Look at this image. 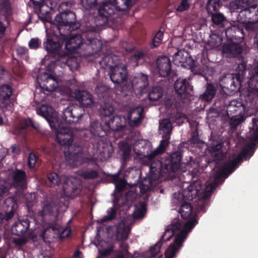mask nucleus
Listing matches in <instances>:
<instances>
[{
  "label": "nucleus",
  "mask_w": 258,
  "mask_h": 258,
  "mask_svg": "<svg viewBox=\"0 0 258 258\" xmlns=\"http://www.w3.org/2000/svg\"><path fill=\"white\" fill-rule=\"evenodd\" d=\"M81 34H73L71 37L66 34H56L54 29L46 31V38L43 41L44 48L53 58H65L66 55L61 53L64 43L65 49L69 53H75L79 48L89 51V53H97L101 48V42L95 38V29L89 23L82 27Z\"/></svg>",
  "instance_id": "nucleus-1"
},
{
  "label": "nucleus",
  "mask_w": 258,
  "mask_h": 258,
  "mask_svg": "<svg viewBox=\"0 0 258 258\" xmlns=\"http://www.w3.org/2000/svg\"><path fill=\"white\" fill-rule=\"evenodd\" d=\"M198 223L196 215H194L184 223L179 220L172 222L167 227L159 241L155 245L151 246L146 251V255L147 258H155L160 251L162 244L165 241H169L173 236H175L174 242L170 244L165 252V258H174L176 253L182 247L189 232Z\"/></svg>",
  "instance_id": "nucleus-2"
},
{
  "label": "nucleus",
  "mask_w": 258,
  "mask_h": 258,
  "mask_svg": "<svg viewBox=\"0 0 258 258\" xmlns=\"http://www.w3.org/2000/svg\"><path fill=\"white\" fill-rule=\"evenodd\" d=\"M63 205L56 201L46 202L38 213L37 219L42 227L40 236L45 242L50 243L55 239L62 241L71 235V228L62 227L58 221L60 208Z\"/></svg>",
  "instance_id": "nucleus-3"
},
{
  "label": "nucleus",
  "mask_w": 258,
  "mask_h": 258,
  "mask_svg": "<svg viewBox=\"0 0 258 258\" xmlns=\"http://www.w3.org/2000/svg\"><path fill=\"white\" fill-rule=\"evenodd\" d=\"M53 128L56 132V139L61 146H68L69 158L74 162L76 165L87 164L95 168L98 164L95 158L88 157L82 145L77 143L72 145L74 134L72 130L64 126H59L58 128Z\"/></svg>",
  "instance_id": "nucleus-4"
},
{
  "label": "nucleus",
  "mask_w": 258,
  "mask_h": 258,
  "mask_svg": "<svg viewBox=\"0 0 258 258\" xmlns=\"http://www.w3.org/2000/svg\"><path fill=\"white\" fill-rule=\"evenodd\" d=\"M69 5L70 4L68 2H63L59 5L58 7L59 14H57L54 18L57 24L53 26V29L56 28L58 33L66 34V35L71 37L73 35L71 32L80 28H81V33H82L83 26L86 23L92 21L93 18L81 25L79 23L76 22L75 13L68 8Z\"/></svg>",
  "instance_id": "nucleus-5"
},
{
  "label": "nucleus",
  "mask_w": 258,
  "mask_h": 258,
  "mask_svg": "<svg viewBox=\"0 0 258 258\" xmlns=\"http://www.w3.org/2000/svg\"><path fill=\"white\" fill-rule=\"evenodd\" d=\"M182 153L180 151H175L170 154L169 157L165 159L164 161L160 160H147L150 163V171L151 178L153 180H159L161 177L171 172H175L180 166Z\"/></svg>",
  "instance_id": "nucleus-6"
},
{
  "label": "nucleus",
  "mask_w": 258,
  "mask_h": 258,
  "mask_svg": "<svg viewBox=\"0 0 258 258\" xmlns=\"http://www.w3.org/2000/svg\"><path fill=\"white\" fill-rule=\"evenodd\" d=\"M131 3L132 0H113L112 2L103 3L98 10V15L88 22L95 29V38H97L100 30L99 27L108 22V18L114 14L115 10L118 11H125L131 7Z\"/></svg>",
  "instance_id": "nucleus-7"
},
{
  "label": "nucleus",
  "mask_w": 258,
  "mask_h": 258,
  "mask_svg": "<svg viewBox=\"0 0 258 258\" xmlns=\"http://www.w3.org/2000/svg\"><path fill=\"white\" fill-rule=\"evenodd\" d=\"M106 124L111 130L120 132V136L123 139L127 141L132 140L134 133L132 130L126 128V118L124 116H113Z\"/></svg>",
  "instance_id": "nucleus-8"
},
{
  "label": "nucleus",
  "mask_w": 258,
  "mask_h": 258,
  "mask_svg": "<svg viewBox=\"0 0 258 258\" xmlns=\"http://www.w3.org/2000/svg\"><path fill=\"white\" fill-rule=\"evenodd\" d=\"M202 182L200 180H194L186 188L184 189L182 193L178 194V197H176V193L174 194V197L172 199V202L174 204H177L179 199L183 201V199L191 201L201 194L202 189Z\"/></svg>",
  "instance_id": "nucleus-9"
},
{
  "label": "nucleus",
  "mask_w": 258,
  "mask_h": 258,
  "mask_svg": "<svg viewBox=\"0 0 258 258\" xmlns=\"http://www.w3.org/2000/svg\"><path fill=\"white\" fill-rule=\"evenodd\" d=\"M238 69H241L238 73L233 74L231 77H226L222 81L225 85L223 87L232 92H237L240 88L243 74L246 70V63H240Z\"/></svg>",
  "instance_id": "nucleus-10"
},
{
  "label": "nucleus",
  "mask_w": 258,
  "mask_h": 258,
  "mask_svg": "<svg viewBox=\"0 0 258 258\" xmlns=\"http://www.w3.org/2000/svg\"><path fill=\"white\" fill-rule=\"evenodd\" d=\"M109 76L111 81L115 84L119 85L121 87V91L123 90V87L127 85L129 82L127 81L128 72L127 67L125 65H116L110 69Z\"/></svg>",
  "instance_id": "nucleus-11"
},
{
  "label": "nucleus",
  "mask_w": 258,
  "mask_h": 258,
  "mask_svg": "<svg viewBox=\"0 0 258 258\" xmlns=\"http://www.w3.org/2000/svg\"><path fill=\"white\" fill-rule=\"evenodd\" d=\"M85 114V110L82 106H71L67 107L62 112L61 118L69 124L79 123Z\"/></svg>",
  "instance_id": "nucleus-12"
},
{
  "label": "nucleus",
  "mask_w": 258,
  "mask_h": 258,
  "mask_svg": "<svg viewBox=\"0 0 258 258\" xmlns=\"http://www.w3.org/2000/svg\"><path fill=\"white\" fill-rule=\"evenodd\" d=\"M18 208L17 200L15 197H8L3 205V210L4 214L0 212V223L8 222L16 214Z\"/></svg>",
  "instance_id": "nucleus-13"
},
{
  "label": "nucleus",
  "mask_w": 258,
  "mask_h": 258,
  "mask_svg": "<svg viewBox=\"0 0 258 258\" xmlns=\"http://www.w3.org/2000/svg\"><path fill=\"white\" fill-rule=\"evenodd\" d=\"M36 80L40 86V89L43 92L54 91L58 86V82L56 78L46 72L40 73Z\"/></svg>",
  "instance_id": "nucleus-14"
},
{
  "label": "nucleus",
  "mask_w": 258,
  "mask_h": 258,
  "mask_svg": "<svg viewBox=\"0 0 258 258\" xmlns=\"http://www.w3.org/2000/svg\"><path fill=\"white\" fill-rule=\"evenodd\" d=\"M224 143L221 141L213 140L208 147L210 157L207 160L208 164L214 162L216 165L218 161L222 160L225 156V154L222 151Z\"/></svg>",
  "instance_id": "nucleus-15"
},
{
  "label": "nucleus",
  "mask_w": 258,
  "mask_h": 258,
  "mask_svg": "<svg viewBox=\"0 0 258 258\" xmlns=\"http://www.w3.org/2000/svg\"><path fill=\"white\" fill-rule=\"evenodd\" d=\"M82 185L76 178H67L63 183V191L65 196L70 198H74L79 195Z\"/></svg>",
  "instance_id": "nucleus-16"
},
{
  "label": "nucleus",
  "mask_w": 258,
  "mask_h": 258,
  "mask_svg": "<svg viewBox=\"0 0 258 258\" xmlns=\"http://www.w3.org/2000/svg\"><path fill=\"white\" fill-rule=\"evenodd\" d=\"M242 24L239 22H233L230 26L225 29V35L227 39L231 41L237 40L241 42L244 39L245 33Z\"/></svg>",
  "instance_id": "nucleus-17"
},
{
  "label": "nucleus",
  "mask_w": 258,
  "mask_h": 258,
  "mask_svg": "<svg viewBox=\"0 0 258 258\" xmlns=\"http://www.w3.org/2000/svg\"><path fill=\"white\" fill-rule=\"evenodd\" d=\"M71 94L72 97L75 98L83 107H91L94 103L92 94L87 91L75 89Z\"/></svg>",
  "instance_id": "nucleus-18"
},
{
  "label": "nucleus",
  "mask_w": 258,
  "mask_h": 258,
  "mask_svg": "<svg viewBox=\"0 0 258 258\" xmlns=\"http://www.w3.org/2000/svg\"><path fill=\"white\" fill-rule=\"evenodd\" d=\"M238 21L243 22L250 21L252 22L258 23V6L253 5L247 6L243 10H241L238 16Z\"/></svg>",
  "instance_id": "nucleus-19"
},
{
  "label": "nucleus",
  "mask_w": 258,
  "mask_h": 258,
  "mask_svg": "<svg viewBox=\"0 0 258 258\" xmlns=\"http://www.w3.org/2000/svg\"><path fill=\"white\" fill-rule=\"evenodd\" d=\"M243 46L239 42L225 43L222 45V53L228 57H238L243 51Z\"/></svg>",
  "instance_id": "nucleus-20"
},
{
  "label": "nucleus",
  "mask_w": 258,
  "mask_h": 258,
  "mask_svg": "<svg viewBox=\"0 0 258 258\" xmlns=\"http://www.w3.org/2000/svg\"><path fill=\"white\" fill-rule=\"evenodd\" d=\"M247 102L241 98L231 100L227 106L226 111L232 116L242 115L245 111Z\"/></svg>",
  "instance_id": "nucleus-21"
},
{
  "label": "nucleus",
  "mask_w": 258,
  "mask_h": 258,
  "mask_svg": "<svg viewBox=\"0 0 258 258\" xmlns=\"http://www.w3.org/2000/svg\"><path fill=\"white\" fill-rule=\"evenodd\" d=\"M148 84L147 76L142 74L139 78L134 79L132 83L129 82L127 85H125L123 87V90L130 92L133 89H138L141 92H143Z\"/></svg>",
  "instance_id": "nucleus-22"
},
{
  "label": "nucleus",
  "mask_w": 258,
  "mask_h": 258,
  "mask_svg": "<svg viewBox=\"0 0 258 258\" xmlns=\"http://www.w3.org/2000/svg\"><path fill=\"white\" fill-rule=\"evenodd\" d=\"M91 125L92 132L95 136H97L98 138L95 140L91 138L89 140V146H90L91 144L93 146L92 148L97 151L99 149L100 143L102 142L100 138L106 136L107 133L103 128L102 125L98 122H94L93 124H91Z\"/></svg>",
  "instance_id": "nucleus-23"
},
{
  "label": "nucleus",
  "mask_w": 258,
  "mask_h": 258,
  "mask_svg": "<svg viewBox=\"0 0 258 258\" xmlns=\"http://www.w3.org/2000/svg\"><path fill=\"white\" fill-rule=\"evenodd\" d=\"M174 88L178 97L185 98L192 90V86L186 79H178L174 83Z\"/></svg>",
  "instance_id": "nucleus-24"
},
{
  "label": "nucleus",
  "mask_w": 258,
  "mask_h": 258,
  "mask_svg": "<svg viewBox=\"0 0 258 258\" xmlns=\"http://www.w3.org/2000/svg\"><path fill=\"white\" fill-rule=\"evenodd\" d=\"M30 223L28 218L18 219L12 226V233L18 236H24L29 229Z\"/></svg>",
  "instance_id": "nucleus-25"
},
{
  "label": "nucleus",
  "mask_w": 258,
  "mask_h": 258,
  "mask_svg": "<svg viewBox=\"0 0 258 258\" xmlns=\"http://www.w3.org/2000/svg\"><path fill=\"white\" fill-rule=\"evenodd\" d=\"M157 67L160 76H169L171 72V62L169 58L166 56H160L157 59Z\"/></svg>",
  "instance_id": "nucleus-26"
},
{
  "label": "nucleus",
  "mask_w": 258,
  "mask_h": 258,
  "mask_svg": "<svg viewBox=\"0 0 258 258\" xmlns=\"http://www.w3.org/2000/svg\"><path fill=\"white\" fill-rule=\"evenodd\" d=\"M13 184L16 187L23 191L27 187V176L25 171L15 169L12 172Z\"/></svg>",
  "instance_id": "nucleus-27"
},
{
  "label": "nucleus",
  "mask_w": 258,
  "mask_h": 258,
  "mask_svg": "<svg viewBox=\"0 0 258 258\" xmlns=\"http://www.w3.org/2000/svg\"><path fill=\"white\" fill-rule=\"evenodd\" d=\"M130 228L123 221L118 223L116 226L115 230L116 239L118 241H122L126 240L130 232Z\"/></svg>",
  "instance_id": "nucleus-28"
},
{
  "label": "nucleus",
  "mask_w": 258,
  "mask_h": 258,
  "mask_svg": "<svg viewBox=\"0 0 258 258\" xmlns=\"http://www.w3.org/2000/svg\"><path fill=\"white\" fill-rule=\"evenodd\" d=\"M53 109L50 106L42 105L36 110L37 113L44 117L49 123L50 127L53 128Z\"/></svg>",
  "instance_id": "nucleus-29"
},
{
  "label": "nucleus",
  "mask_w": 258,
  "mask_h": 258,
  "mask_svg": "<svg viewBox=\"0 0 258 258\" xmlns=\"http://www.w3.org/2000/svg\"><path fill=\"white\" fill-rule=\"evenodd\" d=\"M177 204L180 205L178 212L182 219H186L191 216L193 210V207L189 202L180 200L177 201Z\"/></svg>",
  "instance_id": "nucleus-30"
},
{
  "label": "nucleus",
  "mask_w": 258,
  "mask_h": 258,
  "mask_svg": "<svg viewBox=\"0 0 258 258\" xmlns=\"http://www.w3.org/2000/svg\"><path fill=\"white\" fill-rule=\"evenodd\" d=\"M216 88L214 85L210 83H207L205 92L201 95L200 98L207 102H211L215 96Z\"/></svg>",
  "instance_id": "nucleus-31"
},
{
  "label": "nucleus",
  "mask_w": 258,
  "mask_h": 258,
  "mask_svg": "<svg viewBox=\"0 0 258 258\" xmlns=\"http://www.w3.org/2000/svg\"><path fill=\"white\" fill-rule=\"evenodd\" d=\"M242 162L241 156H237L235 158L227 162L222 167L227 173V176H229L237 168L239 163Z\"/></svg>",
  "instance_id": "nucleus-32"
},
{
  "label": "nucleus",
  "mask_w": 258,
  "mask_h": 258,
  "mask_svg": "<svg viewBox=\"0 0 258 258\" xmlns=\"http://www.w3.org/2000/svg\"><path fill=\"white\" fill-rule=\"evenodd\" d=\"M169 142L162 140L160 142L159 146L154 150L151 151L149 154L145 156V158H147L149 160H151L153 158H155L158 156L161 155L166 150V147L168 145Z\"/></svg>",
  "instance_id": "nucleus-33"
},
{
  "label": "nucleus",
  "mask_w": 258,
  "mask_h": 258,
  "mask_svg": "<svg viewBox=\"0 0 258 258\" xmlns=\"http://www.w3.org/2000/svg\"><path fill=\"white\" fill-rule=\"evenodd\" d=\"M12 93L13 89L10 86L7 84L2 85L0 86V102L2 103L8 102Z\"/></svg>",
  "instance_id": "nucleus-34"
},
{
  "label": "nucleus",
  "mask_w": 258,
  "mask_h": 258,
  "mask_svg": "<svg viewBox=\"0 0 258 258\" xmlns=\"http://www.w3.org/2000/svg\"><path fill=\"white\" fill-rule=\"evenodd\" d=\"M228 176L223 168L218 169L215 174L214 180L215 183H210L207 186L208 191L212 192L215 189L217 182L222 180L223 177L227 178Z\"/></svg>",
  "instance_id": "nucleus-35"
},
{
  "label": "nucleus",
  "mask_w": 258,
  "mask_h": 258,
  "mask_svg": "<svg viewBox=\"0 0 258 258\" xmlns=\"http://www.w3.org/2000/svg\"><path fill=\"white\" fill-rule=\"evenodd\" d=\"M117 212V208L115 205H114L113 207L109 208L107 211V215L104 216L98 220V222L100 224H103L105 222L111 221L114 220L116 217Z\"/></svg>",
  "instance_id": "nucleus-36"
},
{
  "label": "nucleus",
  "mask_w": 258,
  "mask_h": 258,
  "mask_svg": "<svg viewBox=\"0 0 258 258\" xmlns=\"http://www.w3.org/2000/svg\"><path fill=\"white\" fill-rule=\"evenodd\" d=\"M114 112V108L112 104L107 101L100 103L99 108V113L101 116L107 117L111 115Z\"/></svg>",
  "instance_id": "nucleus-37"
},
{
  "label": "nucleus",
  "mask_w": 258,
  "mask_h": 258,
  "mask_svg": "<svg viewBox=\"0 0 258 258\" xmlns=\"http://www.w3.org/2000/svg\"><path fill=\"white\" fill-rule=\"evenodd\" d=\"M142 118V111L134 110L128 115V123L131 126L139 125Z\"/></svg>",
  "instance_id": "nucleus-38"
},
{
  "label": "nucleus",
  "mask_w": 258,
  "mask_h": 258,
  "mask_svg": "<svg viewBox=\"0 0 258 258\" xmlns=\"http://www.w3.org/2000/svg\"><path fill=\"white\" fill-rule=\"evenodd\" d=\"M163 96V89L160 86L153 87L148 94V98L151 101H156Z\"/></svg>",
  "instance_id": "nucleus-39"
},
{
  "label": "nucleus",
  "mask_w": 258,
  "mask_h": 258,
  "mask_svg": "<svg viewBox=\"0 0 258 258\" xmlns=\"http://www.w3.org/2000/svg\"><path fill=\"white\" fill-rule=\"evenodd\" d=\"M255 149V144L254 143H251L250 144L246 146L242 150L240 154L238 156H241L242 159L244 158L246 160L247 158H249L251 157L254 153Z\"/></svg>",
  "instance_id": "nucleus-40"
},
{
  "label": "nucleus",
  "mask_w": 258,
  "mask_h": 258,
  "mask_svg": "<svg viewBox=\"0 0 258 258\" xmlns=\"http://www.w3.org/2000/svg\"><path fill=\"white\" fill-rule=\"evenodd\" d=\"M11 14L12 9L10 2L6 0L0 2V15L7 18Z\"/></svg>",
  "instance_id": "nucleus-41"
},
{
  "label": "nucleus",
  "mask_w": 258,
  "mask_h": 258,
  "mask_svg": "<svg viewBox=\"0 0 258 258\" xmlns=\"http://www.w3.org/2000/svg\"><path fill=\"white\" fill-rule=\"evenodd\" d=\"M221 5L220 0H208L206 6L208 14L216 13Z\"/></svg>",
  "instance_id": "nucleus-42"
},
{
  "label": "nucleus",
  "mask_w": 258,
  "mask_h": 258,
  "mask_svg": "<svg viewBox=\"0 0 258 258\" xmlns=\"http://www.w3.org/2000/svg\"><path fill=\"white\" fill-rule=\"evenodd\" d=\"M119 150L121 152L122 158L123 160H127L130 157L131 152V147L128 143H120L119 144Z\"/></svg>",
  "instance_id": "nucleus-43"
},
{
  "label": "nucleus",
  "mask_w": 258,
  "mask_h": 258,
  "mask_svg": "<svg viewBox=\"0 0 258 258\" xmlns=\"http://www.w3.org/2000/svg\"><path fill=\"white\" fill-rule=\"evenodd\" d=\"M80 175L84 179H94L98 177L99 173L95 169L85 170L80 172Z\"/></svg>",
  "instance_id": "nucleus-44"
},
{
  "label": "nucleus",
  "mask_w": 258,
  "mask_h": 258,
  "mask_svg": "<svg viewBox=\"0 0 258 258\" xmlns=\"http://www.w3.org/2000/svg\"><path fill=\"white\" fill-rule=\"evenodd\" d=\"M47 177L51 186L59 185L61 180L58 174L54 172L48 173Z\"/></svg>",
  "instance_id": "nucleus-45"
},
{
  "label": "nucleus",
  "mask_w": 258,
  "mask_h": 258,
  "mask_svg": "<svg viewBox=\"0 0 258 258\" xmlns=\"http://www.w3.org/2000/svg\"><path fill=\"white\" fill-rule=\"evenodd\" d=\"M245 1H246V5L247 6L248 3L247 0L235 1L231 2L229 4L230 9L233 12L239 10L240 12L241 10L245 8H244V6L242 5V4L245 3Z\"/></svg>",
  "instance_id": "nucleus-46"
},
{
  "label": "nucleus",
  "mask_w": 258,
  "mask_h": 258,
  "mask_svg": "<svg viewBox=\"0 0 258 258\" xmlns=\"http://www.w3.org/2000/svg\"><path fill=\"white\" fill-rule=\"evenodd\" d=\"M164 35V33L161 30H159L155 34L154 38L152 39V41L150 43V47L151 48H153L154 47H157L161 43L163 37Z\"/></svg>",
  "instance_id": "nucleus-47"
},
{
  "label": "nucleus",
  "mask_w": 258,
  "mask_h": 258,
  "mask_svg": "<svg viewBox=\"0 0 258 258\" xmlns=\"http://www.w3.org/2000/svg\"><path fill=\"white\" fill-rule=\"evenodd\" d=\"M147 211L146 206L144 203H141L139 207H137L134 213V218L141 219L144 217Z\"/></svg>",
  "instance_id": "nucleus-48"
},
{
  "label": "nucleus",
  "mask_w": 258,
  "mask_h": 258,
  "mask_svg": "<svg viewBox=\"0 0 258 258\" xmlns=\"http://www.w3.org/2000/svg\"><path fill=\"white\" fill-rule=\"evenodd\" d=\"M240 22V23L242 24L243 30L245 29V31L248 33L254 32L257 30L258 27L256 25V23L252 22L250 21H247L245 22H243L242 21Z\"/></svg>",
  "instance_id": "nucleus-49"
},
{
  "label": "nucleus",
  "mask_w": 258,
  "mask_h": 258,
  "mask_svg": "<svg viewBox=\"0 0 258 258\" xmlns=\"http://www.w3.org/2000/svg\"><path fill=\"white\" fill-rule=\"evenodd\" d=\"M210 14L211 15L212 21L214 24L222 25L226 20V18L221 13H213Z\"/></svg>",
  "instance_id": "nucleus-50"
},
{
  "label": "nucleus",
  "mask_w": 258,
  "mask_h": 258,
  "mask_svg": "<svg viewBox=\"0 0 258 258\" xmlns=\"http://www.w3.org/2000/svg\"><path fill=\"white\" fill-rule=\"evenodd\" d=\"M190 7V4L188 0H181L179 5L176 8V11L177 12L181 13L187 11Z\"/></svg>",
  "instance_id": "nucleus-51"
},
{
  "label": "nucleus",
  "mask_w": 258,
  "mask_h": 258,
  "mask_svg": "<svg viewBox=\"0 0 258 258\" xmlns=\"http://www.w3.org/2000/svg\"><path fill=\"white\" fill-rule=\"evenodd\" d=\"M249 82L252 84L255 82L258 83V62L250 73Z\"/></svg>",
  "instance_id": "nucleus-52"
},
{
  "label": "nucleus",
  "mask_w": 258,
  "mask_h": 258,
  "mask_svg": "<svg viewBox=\"0 0 258 258\" xmlns=\"http://www.w3.org/2000/svg\"><path fill=\"white\" fill-rule=\"evenodd\" d=\"M38 160V157L33 152H31L29 154L28 159V166L30 169L35 167L36 162Z\"/></svg>",
  "instance_id": "nucleus-53"
},
{
  "label": "nucleus",
  "mask_w": 258,
  "mask_h": 258,
  "mask_svg": "<svg viewBox=\"0 0 258 258\" xmlns=\"http://www.w3.org/2000/svg\"><path fill=\"white\" fill-rule=\"evenodd\" d=\"M81 3L84 9L88 10L96 6L97 0H81Z\"/></svg>",
  "instance_id": "nucleus-54"
},
{
  "label": "nucleus",
  "mask_w": 258,
  "mask_h": 258,
  "mask_svg": "<svg viewBox=\"0 0 258 258\" xmlns=\"http://www.w3.org/2000/svg\"><path fill=\"white\" fill-rule=\"evenodd\" d=\"M160 127H161L163 132L172 131V125L171 121L168 119H163L161 122L160 123Z\"/></svg>",
  "instance_id": "nucleus-55"
},
{
  "label": "nucleus",
  "mask_w": 258,
  "mask_h": 258,
  "mask_svg": "<svg viewBox=\"0 0 258 258\" xmlns=\"http://www.w3.org/2000/svg\"><path fill=\"white\" fill-rule=\"evenodd\" d=\"M41 45V41L38 38H32L29 42V47L30 49H36Z\"/></svg>",
  "instance_id": "nucleus-56"
},
{
  "label": "nucleus",
  "mask_w": 258,
  "mask_h": 258,
  "mask_svg": "<svg viewBox=\"0 0 258 258\" xmlns=\"http://www.w3.org/2000/svg\"><path fill=\"white\" fill-rule=\"evenodd\" d=\"M126 182L124 179H121L118 182L115 183V191L118 192H121L125 187Z\"/></svg>",
  "instance_id": "nucleus-57"
},
{
  "label": "nucleus",
  "mask_w": 258,
  "mask_h": 258,
  "mask_svg": "<svg viewBox=\"0 0 258 258\" xmlns=\"http://www.w3.org/2000/svg\"><path fill=\"white\" fill-rule=\"evenodd\" d=\"M55 59L51 60L50 62L46 66V70L49 72L53 71L55 67L58 64L61 58H54Z\"/></svg>",
  "instance_id": "nucleus-58"
},
{
  "label": "nucleus",
  "mask_w": 258,
  "mask_h": 258,
  "mask_svg": "<svg viewBox=\"0 0 258 258\" xmlns=\"http://www.w3.org/2000/svg\"><path fill=\"white\" fill-rule=\"evenodd\" d=\"M252 128L255 130L254 132V138L255 139L258 140V117H255L252 119Z\"/></svg>",
  "instance_id": "nucleus-59"
},
{
  "label": "nucleus",
  "mask_w": 258,
  "mask_h": 258,
  "mask_svg": "<svg viewBox=\"0 0 258 258\" xmlns=\"http://www.w3.org/2000/svg\"><path fill=\"white\" fill-rule=\"evenodd\" d=\"M146 54L141 51H137L135 52V53L132 55V59L134 60H138L140 59L143 58Z\"/></svg>",
  "instance_id": "nucleus-60"
},
{
  "label": "nucleus",
  "mask_w": 258,
  "mask_h": 258,
  "mask_svg": "<svg viewBox=\"0 0 258 258\" xmlns=\"http://www.w3.org/2000/svg\"><path fill=\"white\" fill-rule=\"evenodd\" d=\"M113 246L111 245V246L107 247V248L103 249L101 252V255L104 257L108 256L111 254V253L113 252Z\"/></svg>",
  "instance_id": "nucleus-61"
},
{
  "label": "nucleus",
  "mask_w": 258,
  "mask_h": 258,
  "mask_svg": "<svg viewBox=\"0 0 258 258\" xmlns=\"http://www.w3.org/2000/svg\"><path fill=\"white\" fill-rule=\"evenodd\" d=\"M184 52V51L181 50H178L177 52H175L173 55L174 60L177 59L178 60L179 62H183L184 59L182 58L181 56L183 55V53Z\"/></svg>",
  "instance_id": "nucleus-62"
},
{
  "label": "nucleus",
  "mask_w": 258,
  "mask_h": 258,
  "mask_svg": "<svg viewBox=\"0 0 258 258\" xmlns=\"http://www.w3.org/2000/svg\"><path fill=\"white\" fill-rule=\"evenodd\" d=\"M234 116L230 119V125L232 127H236L241 123V120L239 118H233Z\"/></svg>",
  "instance_id": "nucleus-63"
},
{
  "label": "nucleus",
  "mask_w": 258,
  "mask_h": 258,
  "mask_svg": "<svg viewBox=\"0 0 258 258\" xmlns=\"http://www.w3.org/2000/svg\"><path fill=\"white\" fill-rule=\"evenodd\" d=\"M164 104L166 108L170 109L174 107V100L171 99H166Z\"/></svg>",
  "instance_id": "nucleus-64"
}]
</instances>
